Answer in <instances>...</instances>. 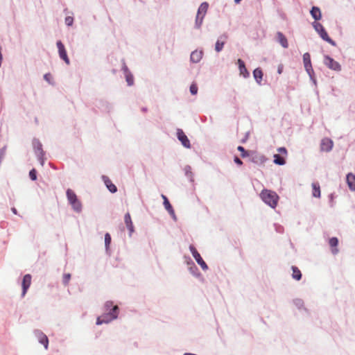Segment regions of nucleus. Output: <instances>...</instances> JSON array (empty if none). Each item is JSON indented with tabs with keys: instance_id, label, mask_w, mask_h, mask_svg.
<instances>
[{
	"instance_id": "nucleus-17",
	"label": "nucleus",
	"mask_w": 355,
	"mask_h": 355,
	"mask_svg": "<svg viewBox=\"0 0 355 355\" xmlns=\"http://www.w3.org/2000/svg\"><path fill=\"white\" fill-rule=\"evenodd\" d=\"M101 179L110 192H111L112 193H114L117 191L116 187L112 182V181L107 176L102 175Z\"/></svg>"
},
{
	"instance_id": "nucleus-8",
	"label": "nucleus",
	"mask_w": 355,
	"mask_h": 355,
	"mask_svg": "<svg viewBox=\"0 0 355 355\" xmlns=\"http://www.w3.org/2000/svg\"><path fill=\"white\" fill-rule=\"evenodd\" d=\"M293 304L296 307V309L299 311V312L304 315H309V309L305 306L304 302L301 298H294L292 300Z\"/></svg>"
},
{
	"instance_id": "nucleus-34",
	"label": "nucleus",
	"mask_w": 355,
	"mask_h": 355,
	"mask_svg": "<svg viewBox=\"0 0 355 355\" xmlns=\"http://www.w3.org/2000/svg\"><path fill=\"white\" fill-rule=\"evenodd\" d=\"M225 42L224 41H220V40H217L216 44H215V50L216 52L219 53L220 52L223 47H224V45H225Z\"/></svg>"
},
{
	"instance_id": "nucleus-40",
	"label": "nucleus",
	"mask_w": 355,
	"mask_h": 355,
	"mask_svg": "<svg viewBox=\"0 0 355 355\" xmlns=\"http://www.w3.org/2000/svg\"><path fill=\"white\" fill-rule=\"evenodd\" d=\"M190 92L192 95H195L198 93V87L195 84H192L189 88Z\"/></svg>"
},
{
	"instance_id": "nucleus-1",
	"label": "nucleus",
	"mask_w": 355,
	"mask_h": 355,
	"mask_svg": "<svg viewBox=\"0 0 355 355\" xmlns=\"http://www.w3.org/2000/svg\"><path fill=\"white\" fill-rule=\"evenodd\" d=\"M119 313V308L117 305L114 308H112L111 311H105V313L96 318V324L101 325L103 324H108L116 320Z\"/></svg>"
},
{
	"instance_id": "nucleus-43",
	"label": "nucleus",
	"mask_w": 355,
	"mask_h": 355,
	"mask_svg": "<svg viewBox=\"0 0 355 355\" xmlns=\"http://www.w3.org/2000/svg\"><path fill=\"white\" fill-rule=\"evenodd\" d=\"M227 38V35L226 33H223L218 37V40H220V41H224L225 42Z\"/></svg>"
},
{
	"instance_id": "nucleus-27",
	"label": "nucleus",
	"mask_w": 355,
	"mask_h": 355,
	"mask_svg": "<svg viewBox=\"0 0 355 355\" xmlns=\"http://www.w3.org/2000/svg\"><path fill=\"white\" fill-rule=\"evenodd\" d=\"M291 269L293 271L292 277L297 281H300L302 279L301 271L299 270L297 267L294 266L291 267Z\"/></svg>"
},
{
	"instance_id": "nucleus-21",
	"label": "nucleus",
	"mask_w": 355,
	"mask_h": 355,
	"mask_svg": "<svg viewBox=\"0 0 355 355\" xmlns=\"http://www.w3.org/2000/svg\"><path fill=\"white\" fill-rule=\"evenodd\" d=\"M163 205L164 206V208L167 210L168 214L171 215V216L173 219V220L176 221L177 220L176 215H175L174 209H173L172 205H171L170 202L168 201V200L165 199V202H163Z\"/></svg>"
},
{
	"instance_id": "nucleus-48",
	"label": "nucleus",
	"mask_w": 355,
	"mask_h": 355,
	"mask_svg": "<svg viewBox=\"0 0 355 355\" xmlns=\"http://www.w3.org/2000/svg\"><path fill=\"white\" fill-rule=\"evenodd\" d=\"M11 211H12V212L14 214H15V215H17V210L16 209V208H15V207H12V208H11Z\"/></svg>"
},
{
	"instance_id": "nucleus-7",
	"label": "nucleus",
	"mask_w": 355,
	"mask_h": 355,
	"mask_svg": "<svg viewBox=\"0 0 355 355\" xmlns=\"http://www.w3.org/2000/svg\"><path fill=\"white\" fill-rule=\"evenodd\" d=\"M324 64L329 69L336 71H341V65L337 61L334 60L330 56L326 55L324 56Z\"/></svg>"
},
{
	"instance_id": "nucleus-22",
	"label": "nucleus",
	"mask_w": 355,
	"mask_h": 355,
	"mask_svg": "<svg viewBox=\"0 0 355 355\" xmlns=\"http://www.w3.org/2000/svg\"><path fill=\"white\" fill-rule=\"evenodd\" d=\"M277 40L283 48H284V49L288 48V43L287 38L285 37V35L282 32L279 31L277 33Z\"/></svg>"
},
{
	"instance_id": "nucleus-2",
	"label": "nucleus",
	"mask_w": 355,
	"mask_h": 355,
	"mask_svg": "<svg viewBox=\"0 0 355 355\" xmlns=\"http://www.w3.org/2000/svg\"><path fill=\"white\" fill-rule=\"evenodd\" d=\"M259 196L261 199L271 208L277 207L279 198L276 192L268 189H263Z\"/></svg>"
},
{
	"instance_id": "nucleus-13",
	"label": "nucleus",
	"mask_w": 355,
	"mask_h": 355,
	"mask_svg": "<svg viewBox=\"0 0 355 355\" xmlns=\"http://www.w3.org/2000/svg\"><path fill=\"white\" fill-rule=\"evenodd\" d=\"M334 146V142L331 139L324 138L320 142V150L324 152H330Z\"/></svg>"
},
{
	"instance_id": "nucleus-36",
	"label": "nucleus",
	"mask_w": 355,
	"mask_h": 355,
	"mask_svg": "<svg viewBox=\"0 0 355 355\" xmlns=\"http://www.w3.org/2000/svg\"><path fill=\"white\" fill-rule=\"evenodd\" d=\"M70 279H71V274H69V273L64 274L63 277H62V284L64 286H67L69 282Z\"/></svg>"
},
{
	"instance_id": "nucleus-30",
	"label": "nucleus",
	"mask_w": 355,
	"mask_h": 355,
	"mask_svg": "<svg viewBox=\"0 0 355 355\" xmlns=\"http://www.w3.org/2000/svg\"><path fill=\"white\" fill-rule=\"evenodd\" d=\"M274 163L275 164H277V165H279V166H283L286 164V161L284 159V157H282V156H280L279 154H275L274 155Z\"/></svg>"
},
{
	"instance_id": "nucleus-19",
	"label": "nucleus",
	"mask_w": 355,
	"mask_h": 355,
	"mask_svg": "<svg viewBox=\"0 0 355 355\" xmlns=\"http://www.w3.org/2000/svg\"><path fill=\"white\" fill-rule=\"evenodd\" d=\"M347 184L352 191H355V175L352 173H349L346 175Z\"/></svg>"
},
{
	"instance_id": "nucleus-25",
	"label": "nucleus",
	"mask_w": 355,
	"mask_h": 355,
	"mask_svg": "<svg viewBox=\"0 0 355 355\" xmlns=\"http://www.w3.org/2000/svg\"><path fill=\"white\" fill-rule=\"evenodd\" d=\"M208 8H209V4L207 2H202L198 9V12H197V15H199V16H203V17H205L207 12V10H208Z\"/></svg>"
},
{
	"instance_id": "nucleus-24",
	"label": "nucleus",
	"mask_w": 355,
	"mask_h": 355,
	"mask_svg": "<svg viewBox=\"0 0 355 355\" xmlns=\"http://www.w3.org/2000/svg\"><path fill=\"white\" fill-rule=\"evenodd\" d=\"M329 244L331 247L332 254H338V249L337 248V245L338 244V239L336 237H331L329 241Z\"/></svg>"
},
{
	"instance_id": "nucleus-12",
	"label": "nucleus",
	"mask_w": 355,
	"mask_h": 355,
	"mask_svg": "<svg viewBox=\"0 0 355 355\" xmlns=\"http://www.w3.org/2000/svg\"><path fill=\"white\" fill-rule=\"evenodd\" d=\"M177 137L178 140L181 142L182 145L187 148H191V143L187 136L184 134L182 130L178 129L177 130Z\"/></svg>"
},
{
	"instance_id": "nucleus-15",
	"label": "nucleus",
	"mask_w": 355,
	"mask_h": 355,
	"mask_svg": "<svg viewBox=\"0 0 355 355\" xmlns=\"http://www.w3.org/2000/svg\"><path fill=\"white\" fill-rule=\"evenodd\" d=\"M203 57V51L202 50H195L191 52L190 55V62L192 63L197 64L200 62Z\"/></svg>"
},
{
	"instance_id": "nucleus-20",
	"label": "nucleus",
	"mask_w": 355,
	"mask_h": 355,
	"mask_svg": "<svg viewBox=\"0 0 355 355\" xmlns=\"http://www.w3.org/2000/svg\"><path fill=\"white\" fill-rule=\"evenodd\" d=\"M189 259L191 262V266L189 267V270L190 273L195 277H197V278L202 277V275L200 272L198 267L195 265V263H193V261L191 260V258H189Z\"/></svg>"
},
{
	"instance_id": "nucleus-3",
	"label": "nucleus",
	"mask_w": 355,
	"mask_h": 355,
	"mask_svg": "<svg viewBox=\"0 0 355 355\" xmlns=\"http://www.w3.org/2000/svg\"><path fill=\"white\" fill-rule=\"evenodd\" d=\"M66 196L68 202L71 206L72 209L76 213H80L83 210V205L78 200L75 192L71 189H68L66 191Z\"/></svg>"
},
{
	"instance_id": "nucleus-39",
	"label": "nucleus",
	"mask_w": 355,
	"mask_h": 355,
	"mask_svg": "<svg viewBox=\"0 0 355 355\" xmlns=\"http://www.w3.org/2000/svg\"><path fill=\"white\" fill-rule=\"evenodd\" d=\"M237 150L241 153V156L243 157H245L248 155V152L245 150V148L243 146H239L237 147Z\"/></svg>"
},
{
	"instance_id": "nucleus-47",
	"label": "nucleus",
	"mask_w": 355,
	"mask_h": 355,
	"mask_svg": "<svg viewBox=\"0 0 355 355\" xmlns=\"http://www.w3.org/2000/svg\"><path fill=\"white\" fill-rule=\"evenodd\" d=\"M49 76H50V74L49 73H46L44 76V78L45 80L49 82Z\"/></svg>"
},
{
	"instance_id": "nucleus-5",
	"label": "nucleus",
	"mask_w": 355,
	"mask_h": 355,
	"mask_svg": "<svg viewBox=\"0 0 355 355\" xmlns=\"http://www.w3.org/2000/svg\"><path fill=\"white\" fill-rule=\"evenodd\" d=\"M32 145L37 160L42 166H44L45 152L43 150L42 143L38 139L34 138L32 141Z\"/></svg>"
},
{
	"instance_id": "nucleus-35",
	"label": "nucleus",
	"mask_w": 355,
	"mask_h": 355,
	"mask_svg": "<svg viewBox=\"0 0 355 355\" xmlns=\"http://www.w3.org/2000/svg\"><path fill=\"white\" fill-rule=\"evenodd\" d=\"M125 78L128 86H132L134 85V77L132 73L125 75Z\"/></svg>"
},
{
	"instance_id": "nucleus-26",
	"label": "nucleus",
	"mask_w": 355,
	"mask_h": 355,
	"mask_svg": "<svg viewBox=\"0 0 355 355\" xmlns=\"http://www.w3.org/2000/svg\"><path fill=\"white\" fill-rule=\"evenodd\" d=\"M253 76L256 82L259 84H261V80L263 78V72L261 69L259 68H257L253 71Z\"/></svg>"
},
{
	"instance_id": "nucleus-44",
	"label": "nucleus",
	"mask_w": 355,
	"mask_h": 355,
	"mask_svg": "<svg viewBox=\"0 0 355 355\" xmlns=\"http://www.w3.org/2000/svg\"><path fill=\"white\" fill-rule=\"evenodd\" d=\"M234 162L238 164V165H242L243 164V162L241 161V159L238 157L237 156H235L234 157Z\"/></svg>"
},
{
	"instance_id": "nucleus-52",
	"label": "nucleus",
	"mask_w": 355,
	"mask_h": 355,
	"mask_svg": "<svg viewBox=\"0 0 355 355\" xmlns=\"http://www.w3.org/2000/svg\"><path fill=\"white\" fill-rule=\"evenodd\" d=\"M142 111L143 112H146L147 111V108L146 107H143L142 108Z\"/></svg>"
},
{
	"instance_id": "nucleus-18",
	"label": "nucleus",
	"mask_w": 355,
	"mask_h": 355,
	"mask_svg": "<svg viewBox=\"0 0 355 355\" xmlns=\"http://www.w3.org/2000/svg\"><path fill=\"white\" fill-rule=\"evenodd\" d=\"M124 222L127 229L129 231V236L131 237L132 233L135 232L134 225L129 213H126L124 216Z\"/></svg>"
},
{
	"instance_id": "nucleus-31",
	"label": "nucleus",
	"mask_w": 355,
	"mask_h": 355,
	"mask_svg": "<svg viewBox=\"0 0 355 355\" xmlns=\"http://www.w3.org/2000/svg\"><path fill=\"white\" fill-rule=\"evenodd\" d=\"M100 109H103L105 111L110 112L112 109V105L107 101H102L100 102Z\"/></svg>"
},
{
	"instance_id": "nucleus-28",
	"label": "nucleus",
	"mask_w": 355,
	"mask_h": 355,
	"mask_svg": "<svg viewBox=\"0 0 355 355\" xmlns=\"http://www.w3.org/2000/svg\"><path fill=\"white\" fill-rule=\"evenodd\" d=\"M313 192L312 196L314 198H320V187L318 183H312Z\"/></svg>"
},
{
	"instance_id": "nucleus-29",
	"label": "nucleus",
	"mask_w": 355,
	"mask_h": 355,
	"mask_svg": "<svg viewBox=\"0 0 355 355\" xmlns=\"http://www.w3.org/2000/svg\"><path fill=\"white\" fill-rule=\"evenodd\" d=\"M185 175L189 179L190 182H193V173L191 171V167L189 165H187L184 168Z\"/></svg>"
},
{
	"instance_id": "nucleus-32",
	"label": "nucleus",
	"mask_w": 355,
	"mask_h": 355,
	"mask_svg": "<svg viewBox=\"0 0 355 355\" xmlns=\"http://www.w3.org/2000/svg\"><path fill=\"white\" fill-rule=\"evenodd\" d=\"M111 236L109 233H106L105 234V251L107 253L110 250V245L111 243Z\"/></svg>"
},
{
	"instance_id": "nucleus-9",
	"label": "nucleus",
	"mask_w": 355,
	"mask_h": 355,
	"mask_svg": "<svg viewBox=\"0 0 355 355\" xmlns=\"http://www.w3.org/2000/svg\"><path fill=\"white\" fill-rule=\"evenodd\" d=\"M33 334L37 339L38 342L44 346L45 349H47L49 347L48 337L40 329H35L33 331Z\"/></svg>"
},
{
	"instance_id": "nucleus-50",
	"label": "nucleus",
	"mask_w": 355,
	"mask_h": 355,
	"mask_svg": "<svg viewBox=\"0 0 355 355\" xmlns=\"http://www.w3.org/2000/svg\"><path fill=\"white\" fill-rule=\"evenodd\" d=\"M162 199L164 200V202H165V199H168V198H166V196H164V195H163V194L162 195Z\"/></svg>"
},
{
	"instance_id": "nucleus-23",
	"label": "nucleus",
	"mask_w": 355,
	"mask_h": 355,
	"mask_svg": "<svg viewBox=\"0 0 355 355\" xmlns=\"http://www.w3.org/2000/svg\"><path fill=\"white\" fill-rule=\"evenodd\" d=\"M310 14L315 21H318L322 18L320 9L317 6H313L311 8Z\"/></svg>"
},
{
	"instance_id": "nucleus-11",
	"label": "nucleus",
	"mask_w": 355,
	"mask_h": 355,
	"mask_svg": "<svg viewBox=\"0 0 355 355\" xmlns=\"http://www.w3.org/2000/svg\"><path fill=\"white\" fill-rule=\"evenodd\" d=\"M303 63L305 71L308 73V75H311L314 73V71L313 69V67L311 61V55L309 53H304L303 55Z\"/></svg>"
},
{
	"instance_id": "nucleus-14",
	"label": "nucleus",
	"mask_w": 355,
	"mask_h": 355,
	"mask_svg": "<svg viewBox=\"0 0 355 355\" xmlns=\"http://www.w3.org/2000/svg\"><path fill=\"white\" fill-rule=\"evenodd\" d=\"M31 284V275L29 274H26L24 276L22 279V292H21V297H24L29 288Z\"/></svg>"
},
{
	"instance_id": "nucleus-6",
	"label": "nucleus",
	"mask_w": 355,
	"mask_h": 355,
	"mask_svg": "<svg viewBox=\"0 0 355 355\" xmlns=\"http://www.w3.org/2000/svg\"><path fill=\"white\" fill-rule=\"evenodd\" d=\"M189 250H190L192 256L193 257V258L195 259V260L196 261L198 264L200 266L202 269L203 270H208V266L207 265L205 261L202 259L200 253L198 252L196 248L193 245H189Z\"/></svg>"
},
{
	"instance_id": "nucleus-54",
	"label": "nucleus",
	"mask_w": 355,
	"mask_h": 355,
	"mask_svg": "<svg viewBox=\"0 0 355 355\" xmlns=\"http://www.w3.org/2000/svg\"><path fill=\"white\" fill-rule=\"evenodd\" d=\"M330 197H331V198H333V194H331Z\"/></svg>"
},
{
	"instance_id": "nucleus-10",
	"label": "nucleus",
	"mask_w": 355,
	"mask_h": 355,
	"mask_svg": "<svg viewBox=\"0 0 355 355\" xmlns=\"http://www.w3.org/2000/svg\"><path fill=\"white\" fill-rule=\"evenodd\" d=\"M56 45H57V47L58 49V53H59L60 58L62 60H63L67 64H69L70 61L68 58L67 51L65 49V47H64L63 43L60 40H59L56 42Z\"/></svg>"
},
{
	"instance_id": "nucleus-49",
	"label": "nucleus",
	"mask_w": 355,
	"mask_h": 355,
	"mask_svg": "<svg viewBox=\"0 0 355 355\" xmlns=\"http://www.w3.org/2000/svg\"><path fill=\"white\" fill-rule=\"evenodd\" d=\"M184 258H185L186 259H187V265L189 266H189H191V262H190V261H189V257H184Z\"/></svg>"
},
{
	"instance_id": "nucleus-16",
	"label": "nucleus",
	"mask_w": 355,
	"mask_h": 355,
	"mask_svg": "<svg viewBox=\"0 0 355 355\" xmlns=\"http://www.w3.org/2000/svg\"><path fill=\"white\" fill-rule=\"evenodd\" d=\"M237 64L240 76H243L244 78H248L250 76V73L245 67L244 61L241 59H238Z\"/></svg>"
},
{
	"instance_id": "nucleus-41",
	"label": "nucleus",
	"mask_w": 355,
	"mask_h": 355,
	"mask_svg": "<svg viewBox=\"0 0 355 355\" xmlns=\"http://www.w3.org/2000/svg\"><path fill=\"white\" fill-rule=\"evenodd\" d=\"M73 18L72 17H67L65 18V24L68 26H71L73 25Z\"/></svg>"
},
{
	"instance_id": "nucleus-38",
	"label": "nucleus",
	"mask_w": 355,
	"mask_h": 355,
	"mask_svg": "<svg viewBox=\"0 0 355 355\" xmlns=\"http://www.w3.org/2000/svg\"><path fill=\"white\" fill-rule=\"evenodd\" d=\"M29 177L32 180H37V171L35 168H33L29 172Z\"/></svg>"
},
{
	"instance_id": "nucleus-37",
	"label": "nucleus",
	"mask_w": 355,
	"mask_h": 355,
	"mask_svg": "<svg viewBox=\"0 0 355 355\" xmlns=\"http://www.w3.org/2000/svg\"><path fill=\"white\" fill-rule=\"evenodd\" d=\"M114 306L112 301H107L104 305L105 311H111L112 308H114Z\"/></svg>"
},
{
	"instance_id": "nucleus-42",
	"label": "nucleus",
	"mask_w": 355,
	"mask_h": 355,
	"mask_svg": "<svg viewBox=\"0 0 355 355\" xmlns=\"http://www.w3.org/2000/svg\"><path fill=\"white\" fill-rule=\"evenodd\" d=\"M122 71H123L124 75L131 73L125 62L123 63Z\"/></svg>"
},
{
	"instance_id": "nucleus-53",
	"label": "nucleus",
	"mask_w": 355,
	"mask_h": 355,
	"mask_svg": "<svg viewBox=\"0 0 355 355\" xmlns=\"http://www.w3.org/2000/svg\"><path fill=\"white\" fill-rule=\"evenodd\" d=\"M278 73H282V69L280 68L278 69Z\"/></svg>"
},
{
	"instance_id": "nucleus-51",
	"label": "nucleus",
	"mask_w": 355,
	"mask_h": 355,
	"mask_svg": "<svg viewBox=\"0 0 355 355\" xmlns=\"http://www.w3.org/2000/svg\"><path fill=\"white\" fill-rule=\"evenodd\" d=\"M242 0H234V2L236 3H239L240 1H241Z\"/></svg>"
},
{
	"instance_id": "nucleus-46",
	"label": "nucleus",
	"mask_w": 355,
	"mask_h": 355,
	"mask_svg": "<svg viewBox=\"0 0 355 355\" xmlns=\"http://www.w3.org/2000/svg\"><path fill=\"white\" fill-rule=\"evenodd\" d=\"M309 78H310V80L313 82V83L316 85L317 84V81L314 77V73H312L311 75H309Z\"/></svg>"
},
{
	"instance_id": "nucleus-4",
	"label": "nucleus",
	"mask_w": 355,
	"mask_h": 355,
	"mask_svg": "<svg viewBox=\"0 0 355 355\" xmlns=\"http://www.w3.org/2000/svg\"><path fill=\"white\" fill-rule=\"evenodd\" d=\"M312 26L315 31L318 33L320 37L323 40H324L325 42H328L329 44L334 46H336V42L334 41L331 37H329L324 26L320 23L314 21L312 23Z\"/></svg>"
},
{
	"instance_id": "nucleus-33",
	"label": "nucleus",
	"mask_w": 355,
	"mask_h": 355,
	"mask_svg": "<svg viewBox=\"0 0 355 355\" xmlns=\"http://www.w3.org/2000/svg\"><path fill=\"white\" fill-rule=\"evenodd\" d=\"M204 17L203 16H199L196 15V20H195V25L194 27L196 29L200 28L202 22H203Z\"/></svg>"
},
{
	"instance_id": "nucleus-45",
	"label": "nucleus",
	"mask_w": 355,
	"mask_h": 355,
	"mask_svg": "<svg viewBox=\"0 0 355 355\" xmlns=\"http://www.w3.org/2000/svg\"><path fill=\"white\" fill-rule=\"evenodd\" d=\"M277 151L280 153H282V154H285L286 155L287 154V150L286 148L284 147H279L278 149H277Z\"/></svg>"
}]
</instances>
